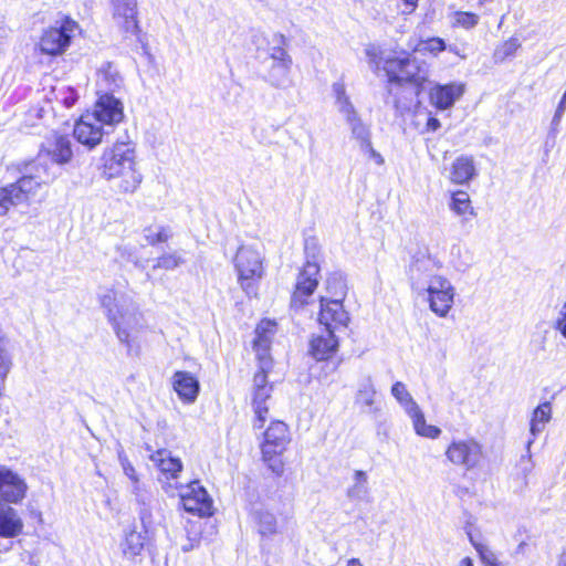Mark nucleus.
<instances>
[{
  "label": "nucleus",
  "instance_id": "nucleus-10",
  "mask_svg": "<svg viewBox=\"0 0 566 566\" xmlns=\"http://www.w3.org/2000/svg\"><path fill=\"white\" fill-rule=\"evenodd\" d=\"M151 462L158 468L161 476L159 481L166 493L175 494V483L182 471V463L179 458L171 455V452L166 449H160L150 455Z\"/></svg>",
  "mask_w": 566,
  "mask_h": 566
},
{
  "label": "nucleus",
  "instance_id": "nucleus-54",
  "mask_svg": "<svg viewBox=\"0 0 566 566\" xmlns=\"http://www.w3.org/2000/svg\"><path fill=\"white\" fill-rule=\"evenodd\" d=\"M402 2H403L405 8L402 9L401 12L403 14L412 13L418 6V0H402Z\"/></svg>",
  "mask_w": 566,
  "mask_h": 566
},
{
  "label": "nucleus",
  "instance_id": "nucleus-28",
  "mask_svg": "<svg viewBox=\"0 0 566 566\" xmlns=\"http://www.w3.org/2000/svg\"><path fill=\"white\" fill-rule=\"evenodd\" d=\"M146 531L136 530H132L125 534L120 543V551L126 559L135 560L137 556L142 555L146 543Z\"/></svg>",
  "mask_w": 566,
  "mask_h": 566
},
{
  "label": "nucleus",
  "instance_id": "nucleus-41",
  "mask_svg": "<svg viewBox=\"0 0 566 566\" xmlns=\"http://www.w3.org/2000/svg\"><path fill=\"white\" fill-rule=\"evenodd\" d=\"M447 49L446 42L441 38H430L424 41H421L415 49V51L420 53H429L432 55H438L440 52Z\"/></svg>",
  "mask_w": 566,
  "mask_h": 566
},
{
  "label": "nucleus",
  "instance_id": "nucleus-5",
  "mask_svg": "<svg viewBox=\"0 0 566 566\" xmlns=\"http://www.w3.org/2000/svg\"><path fill=\"white\" fill-rule=\"evenodd\" d=\"M332 92L335 97V106L339 114L345 118L352 134L358 146L371 140L370 126L366 124L356 107L352 103L343 82H336L332 85Z\"/></svg>",
  "mask_w": 566,
  "mask_h": 566
},
{
  "label": "nucleus",
  "instance_id": "nucleus-35",
  "mask_svg": "<svg viewBox=\"0 0 566 566\" xmlns=\"http://www.w3.org/2000/svg\"><path fill=\"white\" fill-rule=\"evenodd\" d=\"M286 44H287V40L283 34H281V33L273 34L272 40H271V46L269 49L270 59L272 60V63L292 62V57L285 50Z\"/></svg>",
  "mask_w": 566,
  "mask_h": 566
},
{
  "label": "nucleus",
  "instance_id": "nucleus-22",
  "mask_svg": "<svg viewBox=\"0 0 566 566\" xmlns=\"http://www.w3.org/2000/svg\"><path fill=\"white\" fill-rule=\"evenodd\" d=\"M172 388L185 403H193L199 395V380L188 371H176L172 376Z\"/></svg>",
  "mask_w": 566,
  "mask_h": 566
},
{
  "label": "nucleus",
  "instance_id": "nucleus-46",
  "mask_svg": "<svg viewBox=\"0 0 566 566\" xmlns=\"http://www.w3.org/2000/svg\"><path fill=\"white\" fill-rule=\"evenodd\" d=\"M281 453L262 454L263 461L268 464V468L276 475H281L284 471V463L279 458Z\"/></svg>",
  "mask_w": 566,
  "mask_h": 566
},
{
  "label": "nucleus",
  "instance_id": "nucleus-12",
  "mask_svg": "<svg viewBox=\"0 0 566 566\" xmlns=\"http://www.w3.org/2000/svg\"><path fill=\"white\" fill-rule=\"evenodd\" d=\"M25 480L11 469L0 465V501L6 504H19L25 497Z\"/></svg>",
  "mask_w": 566,
  "mask_h": 566
},
{
  "label": "nucleus",
  "instance_id": "nucleus-57",
  "mask_svg": "<svg viewBox=\"0 0 566 566\" xmlns=\"http://www.w3.org/2000/svg\"><path fill=\"white\" fill-rule=\"evenodd\" d=\"M199 545V541H189L187 544L181 546L182 552H190Z\"/></svg>",
  "mask_w": 566,
  "mask_h": 566
},
{
  "label": "nucleus",
  "instance_id": "nucleus-59",
  "mask_svg": "<svg viewBox=\"0 0 566 566\" xmlns=\"http://www.w3.org/2000/svg\"><path fill=\"white\" fill-rule=\"evenodd\" d=\"M556 321H566V302L560 307L558 317L556 318Z\"/></svg>",
  "mask_w": 566,
  "mask_h": 566
},
{
  "label": "nucleus",
  "instance_id": "nucleus-15",
  "mask_svg": "<svg viewBox=\"0 0 566 566\" xmlns=\"http://www.w3.org/2000/svg\"><path fill=\"white\" fill-rule=\"evenodd\" d=\"M442 265L439 259L430 255L417 258L409 266V279L412 289L421 294L430 277L439 276L434 274V271L440 270Z\"/></svg>",
  "mask_w": 566,
  "mask_h": 566
},
{
  "label": "nucleus",
  "instance_id": "nucleus-20",
  "mask_svg": "<svg viewBox=\"0 0 566 566\" xmlns=\"http://www.w3.org/2000/svg\"><path fill=\"white\" fill-rule=\"evenodd\" d=\"M25 182H15L0 187V217L6 216L11 207L28 203L31 199L30 188L24 189Z\"/></svg>",
  "mask_w": 566,
  "mask_h": 566
},
{
  "label": "nucleus",
  "instance_id": "nucleus-55",
  "mask_svg": "<svg viewBox=\"0 0 566 566\" xmlns=\"http://www.w3.org/2000/svg\"><path fill=\"white\" fill-rule=\"evenodd\" d=\"M553 327L558 331L564 338H566V321H555Z\"/></svg>",
  "mask_w": 566,
  "mask_h": 566
},
{
  "label": "nucleus",
  "instance_id": "nucleus-58",
  "mask_svg": "<svg viewBox=\"0 0 566 566\" xmlns=\"http://www.w3.org/2000/svg\"><path fill=\"white\" fill-rule=\"evenodd\" d=\"M142 491V484L139 482V478L137 479V482H132V492L138 496Z\"/></svg>",
  "mask_w": 566,
  "mask_h": 566
},
{
  "label": "nucleus",
  "instance_id": "nucleus-14",
  "mask_svg": "<svg viewBox=\"0 0 566 566\" xmlns=\"http://www.w3.org/2000/svg\"><path fill=\"white\" fill-rule=\"evenodd\" d=\"M109 132L88 112L80 117L74 126L76 140L92 149L102 143L103 136Z\"/></svg>",
  "mask_w": 566,
  "mask_h": 566
},
{
  "label": "nucleus",
  "instance_id": "nucleus-11",
  "mask_svg": "<svg viewBox=\"0 0 566 566\" xmlns=\"http://www.w3.org/2000/svg\"><path fill=\"white\" fill-rule=\"evenodd\" d=\"M46 159L41 151L38 158L27 167V172L19 178L21 184L25 182L24 189L30 188L31 197L36 195L42 185H49L56 178V174L52 171Z\"/></svg>",
  "mask_w": 566,
  "mask_h": 566
},
{
  "label": "nucleus",
  "instance_id": "nucleus-53",
  "mask_svg": "<svg viewBox=\"0 0 566 566\" xmlns=\"http://www.w3.org/2000/svg\"><path fill=\"white\" fill-rule=\"evenodd\" d=\"M565 111H566V97H562V99L555 111L554 117L552 119V126L554 128H556L559 125Z\"/></svg>",
  "mask_w": 566,
  "mask_h": 566
},
{
  "label": "nucleus",
  "instance_id": "nucleus-29",
  "mask_svg": "<svg viewBox=\"0 0 566 566\" xmlns=\"http://www.w3.org/2000/svg\"><path fill=\"white\" fill-rule=\"evenodd\" d=\"M475 176V166L470 156L458 157L451 167L450 178L454 184H465Z\"/></svg>",
  "mask_w": 566,
  "mask_h": 566
},
{
  "label": "nucleus",
  "instance_id": "nucleus-25",
  "mask_svg": "<svg viewBox=\"0 0 566 566\" xmlns=\"http://www.w3.org/2000/svg\"><path fill=\"white\" fill-rule=\"evenodd\" d=\"M44 156L50 157L55 164H67L73 157L71 139L67 136L54 135L53 139L48 142Z\"/></svg>",
  "mask_w": 566,
  "mask_h": 566
},
{
  "label": "nucleus",
  "instance_id": "nucleus-7",
  "mask_svg": "<svg viewBox=\"0 0 566 566\" xmlns=\"http://www.w3.org/2000/svg\"><path fill=\"white\" fill-rule=\"evenodd\" d=\"M444 455L452 465L464 471H473L483 461V446L475 438L453 439L447 447Z\"/></svg>",
  "mask_w": 566,
  "mask_h": 566
},
{
  "label": "nucleus",
  "instance_id": "nucleus-60",
  "mask_svg": "<svg viewBox=\"0 0 566 566\" xmlns=\"http://www.w3.org/2000/svg\"><path fill=\"white\" fill-rule=\"evenodd\" d=\"M459 566H473V560L470 557H464L460 560Z\"/></svg>",
  "mask_w": 566,
  "mask_h": 566
},
{
  "label": "nucleus",
  "instance_id": "nucleus-36",
  "mask_svg": "<svg viewBox=\"0 0 566 566\" xmlns=\"http://www.w3.org/2000/svg\"><path fill=\"white\" fill-rule=\"evenodd\" d=\"M326 291L328 300H339L343 302L347 293V286L342 274L334 273L326 281Z\"/></svg>",
  "mask_w": 566,
  "mask_h": 566
},
{
  "label": "nucleus",
  "instance_id": "nucleus-34",
  "mask_svg": "<svg viewBox=\"0 0 566 566\" xmlns=\"http://www.w3.org/2000/svg\"><path fill=\"white\" fill-rule=\"evenodd\" d=\"M376 389L371 376L364 377L355 396V402L364 407H373L375 403Z\"/></svg>",
  "mask_w": 566,
  "mask_h": 566
},
{
  "label": "nucleus",
  "instance_id": "nucleus-39",
  "mask_svg": "<svg viewBox=\"0 0 566 566\" xmlns=\"http://www.w3.org/2000/svg\"><path fill=\"white\" fill-rule=\"evenodd\" d=\"M391 395L399 402L405 412L418 405L408 391L406 385L401 381H396L391 386Z\"/></svg>",
  "mask_w": 566,
  "mask_h": 566
},
{
  "label": "nucleus",
  "instance_id": "nucleus-40",
  "mask_svg": "<svg viewBox=\"0 0 566 566\" xmlns=\"http://www.w3.org/2000/svg\"><path fill=\"white\" fill-rule=\"evenodd\" d=\"M450 208L459 216L473 214L470 197L462 190L453 192Z\"/></svg>",
  "mask_w": 566,
  "mask_h": 566
},
{
  "label": "nucleus",
  "instance_id": "nucleus-42",
  "mask_svg": "<svg viewBox=\"0 0 566 566\" xmlns=\"http://www.w3.org/2000/svg\"><path fill=\"white\" fill-rule=\"evenodd\" d=\"M256 518L261 534L268 535L276 532V518L271 512L259 511Z\"/></svg>",
  "mask_w": 566,
  "mask_h": 566
},
{
  "label": "nucleus",
  "instance_id": "nucleus-48",
  "mask_svg": "<svg viewBox=\"0 0 566 566\" xmlns=\"http://www.w3.org/2000/svg\"><path fill=\"white\" fill-rule=\"evenodd\" d=\"M360 151L368 156L369 159H371L376 165L382 166L385 163L384 157L373 147L371 140L367 142L366 144L359 146Z\"/></svg>",
  "mask_w": 566,
  "mask_h": 566
},
{
  "label": "nucleus",
  "instance_id": "nucleus-4",
  "mask_svg": "<svg viewBox=\"0 0 566 566\" xmlns=\"http://www.w3.org/2000/svg\"><path fill=\"white\" fill-rule=\"evenodd\" d=\"M234 266L242 290L249 296L255 295L259 282L264 273L261 252L253 247L242 245L237 252Z\"/></svg>",
  "mask_w": 566,
  "mask_h": 566
},
{
  "label": "nucleus",
  "instance_id": "nucleus-30",
  "mask_svg": "<svg viewBox=\"0 0 566 566\" xmlns=\"http://www.w3.org/2000/svg\"><path fill=\"white\" fill-rule=\"evenodd\" d=\"M291 65L292 62L272 63L268 72V80L271 85L277 88H286L291 85Z\"/></svg>",
  "mask_w": 566,
  "mask_h": 566
},
{
  "label": "nucleus",
  "instance_id": "nucleus-27",
  "mask_svg": "<svg viewBox=\"0 0 566 566\" xmlns=\"http://www.w3.org/2000/svg\"><path fill=\"white\" fill-rule=\"evenodd\" d=\"M276 332V324L270 319L261 321L255 328L253 348L256 356L270 355L272 337Z\"/></svg>",
  "mask_w": 566,
  "mask_h": 566
},
{
  "label": "nucleus",
  "instance_id": "nucleus-13",
  "mask_svg": "<svg viewBox=\"0 0 566 566\" xmlns=\"http://www.w3.org/2000/svg\"><path fill=\"white\" fill-rule=\"evenodd\" d=\"M91 115L96 117L105 128L113 127L124 118V107L122 102L111 93H103L96 101Z\"/></svg>",
  "mask_w": 566,
  "mask_h": 566
},
{
  "label": "nucleus",
  "instance_id": "nucleus-9",
  "mask_svg": "<svg viewBox=\"0 0 566 566\" xmlns=\"http://www.w3.org/2000/svg\"><path fill=\"white\" fill-rule=\"evenodd\" d=\"M175 491L178 492L182 506L187 512L199 516L212 514V500L199 481H191L185 485L176 482Z\"/></svg>",
  "mask_w": 566,
  "mask_h": 566
},
{
  "label": "nucleus",
  "instance_id": "nucleus-19",
  "mask_svg": "<svg viewBox=\"0 0 566 566\" xmlns=\"http://www.w3.org/2000/svg\"><path fill=\"white\" fill-rule=\"evenodd\" d=\"M290 443L287 426L282 421H274L264 432L262 454L282 453Z\"/></svg>",
  "mask_w": 566,
  "mask_h": 566
},
{
  "label": "nucleus",
  "instance_id": "nucleus-21",
  "mask_svg": "<svg viewBox=\"0 0 566 566\" xmlns=\"http://www.w3.org/2000/svg\"><path fill=\"white\" fill-rule=\"evenodd\" d=\"M462 83L436 84L430 90V101L439 109H448L453 106L464 93Z\"/></svg>",
  "mask_w": 566,
  "mask_h": 566
},
{
  "label": "nucleus",
  "instance_id": "nucleus-32",
  "mask_svg": "<svg viewBox=\"0 0 566 566\" xmlns=\"http://www.w3.org/2000/svg\"><path fill=\"white\" fill-rule=\"evenodd\" d=\"M369 495L368 476L365 471L356 470L353 484L347 490V496L354 501H365Z\"/></svg>",
  "mask_w": 566,
  "mask_h": 566
},
{
  "label": "nucleus",
  "instance_id": "nucleus-24",
  "mask_svg": "<svg viewBox=\"0 0 566 566\" xmlns=\"http://www.w3.org/2000/svg\"><path fill=\"white\" fill-rule=\"evenodd\" d=\"M338 348V339L332 329L324 331L311 340L310 349L313 357L317 360L328 359Z\"/></svg>",
  "mask_w": 566,
  "mask_h": 566
},
{
  "label": "nucleus",
  "instance_id": "nucleus-62",
  "mask_svg": "<svg viewBox=\"0 0 566 566\" xmlns=\"http://www.w3.org/2000/svg\"><path fill=\"white\" fill-rule=\"evenodd\" d=\"M532 443H533V439L528 440L527 441V447L530 448Z\"/></svg>",
  "mask_w": 566,
  "mask_h": 566
},
{
  "label": "nucleus",
  "instance_id": "nucleus-8",
  "mask_svg": "<svg viewBox=\"0 0 566 566\" xmlns=\"http://www.w3.org/2000/svg\"><path fill=\"white\" fill-rule=\"evenodd\" d=\"M424 294L430 311L439 317H447L455 297V289L452 283L446 276L430 277L420 295Z\"/></svg>",
  "mask_w": 566,
  "mask_h": 566
},
{
  "label": "nucleus",
  "instance_id": "nucleus-50",
  "mask_svg": "<svg viewBox=\"0 0 566 566\" xmlns=\"http://www.w3.org/2000/svg\"><path fill=\"white\" fill-rule=\"evenodd\" d=\"M406 413L410 417L415 431H417L426 420L424 415L418 405L406 411Z\"/></svg>",
  "mask_w": 566,
  "mask_h": 566
},
{
  "label": "nucleus",
  "instance_id": "nucleus-1",
  "mask_svg": "<svg viewBox=\"0 0 566 566\" xmlns=\"http://www.w3.org/2000/svg\"><path fill=\"white\" fill-rule=\"evenodd\" d=\"M101 175L108 181H116L120 193H134L143 181L137 168L135 148L127 143H116L103 151Z\"/></svg>",
  "mask_w": 566,
  "mask_h": 566
},
{
  "label": "nucleus",
  "instance_id": "nucleus-2",
  "mask_svg": "<svg viewBox=\"0 0 566 566\" xmlns=\"http://www.w3.org/2000/svg\"><path fill=\"white\" fill-rule=\"evenodd\" d=\"M98 298L108 321L114 326L118 339L130 352L134 340L133 334L139 323L137 308L132 297L114 289H104L99 292Z\"/></svg>",
  "mask_w": 566,
  "mask_h": 566
},
{
  "label": "nucleus",
  "instance_id": "nucleus-52",
  "mask_svg": "<svg viewBox=\"0 0 566 566\" xmlns=\"http://www.w3.org/2000/svg\"><path fill=\"white\" fill-rule=\"evenodd\" d=\"M119 461L125 475L130 480V482H137L138 474L129 460L126 457L119 454Z\"/></svg>",
  "mask_w": 566,
  "mask_h": 566
},
{
  "label": "nucleus",
  "instance_id": "nucleus-43",
  "mask_svg": "<svg viewBox=\"0 0 566 566\" xmlns=\"http://www.w3.org/2000/svg\"><path fill=\"white\" fill-rule=\"evenodd\" d=\"M521 46V43L517 38H511L504 43H502L500 46L496 48L494 52V59L496 61H504L510 56H513L515 52Z\"/></svg>",
  "mask_w": 566,
  "mask_h": 566
},
{
  "label": "nucleus",
  "instance_id": "nucleus-61",
  "mask_svg": "<svg viewBox=\"0 0 566 566\" xmlns=\"http://www.w3.org/2000/svg\"><path fill=\"white\" fill-rule=\"evenodd\" d=\"M557 566H566V554L565 553L559 556Z\"/></svg>",
  "mask_w": 566,
  "mask_h": 566
},
{
  "label": "nucleus",
  "instance_id": "nucleus-49",
  "mask_svg": "<svg viewBox=\"0 0 566 566\" xmlns=\"http://www.w3.org/2000/svg\"><path fill=\"white\" fill-rule=\"evenodd\" d=\"M418 436L429 438V439H437L441 434V429L433 424H428L426 421L422 422V424L419 427V429L416 431Z\"/></svg>",
  "mask_w": 566,
  "mask_h": 566
},
{
  "label": "nucleus",
  "instance_id": "nucleus-26",
  "mask_svg": "<svg viewBox=\"0 0 566 566\" xmlns=\"http://www.w3.org/2000/svg\"><path fill=\"white\" fill-rule=\"evenodd\" d=\"M273 387L252 390V407L255 413L254 428H263L272 400Z\"/></svg>",
  "mask_w": 566,
  "mask_h": 566
},
{
  "label": "nucleus",
  "instance_id": "nucleus-16",
  "mask_svg": "<svg viewBox=\"0 0 566 566\" xmlns=\"http://www.w3.org/2000/svg\"><path fill=\"white\" fill-rule=\"evenodd\" d=\"M113 19L125 35L138 30L137 0H111Z\"/></svg>",
  "mask_w": 566,
  "mask_h": 566
},
{
  "label": "nucleus",
  "instance_id": "nucleus-33",
  "mask_svg": "<svg viewBox=\"0 0 566 566\" xmlns=\"http://www.w3.org/2000/svg\"><path fill=\"white\" fill-rule=\"evenodd\" d=\"M259 370L254 374L252 390L273 387L268 375L272 370L273 361L270 355L256 356Z\"/></svg>",
  "mask_w": 566,
  "mask_h": 566
},
{
  "label": "nucleus",
  "instance_id": "nucleus-38",
  "mask_svg": "<svg viewBox=\"0 0 566 566\" xmlns=\"http://www.w3.org/2000/svg\"><path fill=\"white\" fill-rule=\"evenodd\" d=\"M144 237L148 244L155 245L157 243L167 242L172 237V231L166 226H150L145 228Z\"/></svg>",
  "mask_w": 566,
  "mask_h": 566
},
{
  "label": "nucleus",
  "instance_id": "nucleus-45",
  "mask_svg": "<svg viewBox=\"0 0 566 566\" xmlns=\"http://www.w3.org/2000/svg\"><path fill=\"white\" fill-rule=\"evenodd\" d=\"M182 263V258L177 253L163 254L156 260L154 268L174 270Z\"/></svg>",
  "mask_w": 566,
  "mask_h": 566
},
{
  "label": "nucleus",
  "instance_id": "nucleus-31",
  "mask_svg": "<svg viewBox=\"0 0 566 566\" xmlns=\"http://www.w3.org/2000/svg\"><path fill=\"white\" fill-rule=\"evenodd\" d=\"M552 418V406L551 402L545 401L538 405L532 412L530 422V432L535 438L537 434L544 431L545 426Z\"/></svg>",
  "mask_w": 566,
  "mask_h": 566
},
{
  "label": "nucleus",
  "instance_id": "nucleus-56",
  "mask_svg": "<svg viewBox=\"0 0 566 566\" xmlns=\"http://www.w3.org/2000/svg\"><path fill=\"white\" fill-rule=\"evenodd\" d=\"M440 127V122L439 119L434 118V117H430L427 122V128L428 130H437L438 128Z\"/></svg>",
  "mask_w": 566,
  "mask_h": 566
},
{
  "label": "nucleus",
  "instance_id": "nucleus-3",
  "mask_svg": "<svg viewBox=\"0 0 566 566\" xmlns=\"http://www.w3.org/2000/svg\"><path fill=\"white\" fill-rule=\"evenodd\" d=\"M384 71L388 76L389 85L409 83L415 86V94L419 95L430 76L429 64L416 56L389 57L384 61Z\"/></svg>",
  "mask_w": 566,
  "mask_h": 566
},
{
  "label": "nucleus",
  "instance_id": "nucleus-18",
  "mask_svg": "<svg viewBox=\"0 0 566 566\" xmlns=\"http://www.w3.org/2000/svg\"><path fill=\"white\" fill-rule=\"evenodd\" d=\"M318 322L326 329L336 332L337 329L347 326L349 316L344 310L342 301L321 297V312L318 315Z\"/></svg>",
  "mask_w": 566,
  "mask_h": 566
},
{
  "label": "nucleus",
  "instance_id": "nucleus-6",
  "mask_svg": "<svg viewBox=\"0 0 566 566\" xmlns=\"http://www.w3.org/2000/svg\"><path fill=\"white\" fill-rule=\"evenodd\" d=\"M80 31L76 21L63 17L45 29L40 38L39 49L42 53L56 56L63 54L70 46L72 39Z\"/></svg>",
  "mask_w": 566,
  "mask_h": 566
},
{
  "label": "nucleus",
  "instance_id": "nucleus-44",
  "mask_svg": "<svg viewBox=\"0 0 566 566\" xmlns=\"http://www.w3.org/2000/svg\"><path fill=\"white\" fill-rule=\"evenodd\" d=\"M453 25L472 29L479 23V15L473 12L457 11L453 13Z\"/></svg>",
  "mask_w": 566,
  "mask_h": 566
},
{
  "label": "nucleus",
  "instance_id": "nucleus-17",
  "mask_svg": "<svg viewBox=\"0 0 566 566\" xmlns=\"http://www.w3.org/2000/svg\"><path fill=\"white\" fill-rule=\"evenodd\" d=\"M319 266L316 262L307 261L297 276L295 291L292 296V306H302L305 298L313 294L318 284Z\"/></svg>",
  "mask_w": 566,
  "mask_h": 566
},
{
  "label": "nucleus",
  "instance_id": "nucleus-64",
  "mask_svg": "<svg viewBox=\"0 0 566 566\" xmlns=\"http://www.w3.org/2000/svg\"><path fill=\"white\" fill-rule=\"evenodd\" d=\"M449 51H452V52L457 53V51L452 46L449 48Z\"/></svg>",
  "mask_w": 566,
  "mask_h": 566
},
{
  "label": "nucleus",
  "instance_id": "nucleus-51",
  "mask_svg": "<svg viewBox=\"0 0 566 566\" xmlns=\"http://www.w3.org/2000/svg\"><path fill=\"white\" fill-rule=\"evenodd\" d=\"M61 102L65 105V107H72L77 101V94L71 87H64L60 90Z\"/></svg>",
  "mask_w": 566,
  "mask_h": 566
},
{
  "label": "nucleus",
  "instance_id": "nucleus-37",
  "mask_svg": "<svg viewBox=\"0 0 566 566\" xmlns=\"http://www.w3.org/2000/svg\"><path fill=\"white\" fill-rule=\"evenodd\" d=\"M122 84V78L118 73L109 66L107 70L99 71L97 74V85L99 90L108 93L113 92Z\"/></svg>",
  "mask_w": 566,
  "mask_h": 566
},
{
  "label": "nucleus",
  "instance_id": "nucleus-23",
  "mask_svg": "<svg viewBox=\"0 0 566 566\" xmlns=\"http://www.w3.org/2000/svg\"><path fill=\"white\" fill-rule=\"evenodd\" d=\"M23 521L19 512L11 505L0 501V537L14 538L23 532Z\"/></svg>",
  "mask_w": 566,
  "mask_h": 566
},
{
  "label": "nucleus",
  "instance_id": "nucleus-63",
  "mask_svg": "<svg viewBox=\"0 0 566 566\" xmlns=\"http://www.w3.org/2000/svg\"><path fill=\"white\" fill-rule=\"evenodd\" d=\"M7 551H9V547H6V548H1V547H0V553H1V552H7Z\"/></svg>",
  "mask_w": 566,
  "mask_h": 566
},
{
  "label": "nucleus",
  "instance_id": "nucleus-47",
  "mask_svg": "<svg viewBox=\"0 0 566 566\" xmlns=\"http://www.w3.org/2000/svg\"><path fill=\"white\" fill-rule=\"evenodd\" d=\"M474 546L485 566H501L496 562V557L490 548L482 544H474Z\"/></svg>",
  "mask_w": 566,
  "mask_h": 566
}]
</instances>
